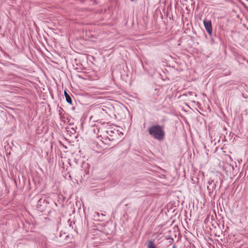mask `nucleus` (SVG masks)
I'll use <instances>...</instances> for the list:
<instances>
[{
  "label": "nucleus",
  "mask_w": 248,
  "mask_h": 248,
  "mask_svg": "<svg viewBox=\"0 0 248 248\" xmlns=\"http://www.w3.org/2000/svg\"><path fill=\"white\" fill-rule=\"evenodd\" d=\"M100 130H101L102 134L98 136L97 138H101L100 140L102 141L106 144H108V140L115 142L119 141L123 135L122 132H120L118 129L112 127H108L106 130H104L102 128L100 129V128L97 127L93 129L94 132L97 130V132L99 133Z\"/></svg>",
  "instance_id": "f257e3e1"
},
{
  "label": "nucleus",
  "mask_w": 248,
  "mask_h": 248,
  "mask_svg": "<svg viewBox=\"0 0 248 248\" xmlns=\"http://www.w3.org/2000/svg\"><path fill=\"white\" fill-rule=\"evenodd\" d=\"M149 134L153 138L158 140H162L165 138L164 127L160 125H154L148 130Z\"/></svg>",
  "instance_id": "f03ea898"
},
{
  "label": "nucleus",
  "mask_w": 248,
  "mask_h": 248,
  "mask_svg": "<svg viewBox=\"0 0 248 248\" xmlns=\"http://www.w3.org/2000/svg\"><path fill=\"white\" fill-rule=\"evenodd\" d=\"M203 23L206 31L210 35H211L213 30L211 20L205 19L203 20Z\"/></svg>",
  "instance_id": "7ed1b4c3"
},
{
  "label": "nucleus",
  "mask_w": 248,
  "mask_h": 248,
  "mask_svg": "<svg viewBox=\"0 0 248 248\" xmlns=\"http://www.w3.org/2000/svg\"><path fill=\"white\" fill-rule=\"evenodd\" d=\"M207 184V189L208 191V194L211 196L214 190L216 189V184L212 180L209 181Z\"/></svg>",
  "instance_id": "20e7f679"
},
{
  "label": "nucleus",
  "mask_w": 248,
  "mask_h": 248,
  "mask_svg": "<svg viewBox=\"0 0 248 248\" xmlns=\"http://www.w3.org/2000/svg\"><path fill=\"white\" fill-rule=\"evenodd\" d=\"M64 96L65 97L66 101L68 103L71 104L72 102V99L71 98L69 94L65 91L64 92Z\"/></svg>",
  "instance_id": "39448f33"
},
{
  "label": "nucleus",
  "mask_w": 248,
  "mask_h": 248,
  "mask_svg": "<svg viewBox=\"0 0 248 248\" xmlns=\"http://www.w3.org/2000/svg\"><path fill=\"white\" fill-rule=\"evenodd\" d=\"M147 247L148 248H156L155 245L152 240L148 241Z\"/></svg>",
  "instance_id": "423d86ee"
},
{
  "label": "nucleus",
  "mask_w": 248,
  "mask_h": 248,
  "mask_svg": "<svg viewBox=\"0 0 248 248\" xmlns=\"http://www.w3.org/2000/svg\"><path fill=\"white\" fill-rule=\"evenodd\" d=\"M101 90H99V91H97L96 92L98 93H102V92H101Z\"/></svg>",
  "instance_id": "0eeeda50"
},
{
  "label": "nucleus",
  "mask_w": 248,
  "mask_h": 248,
  "mask_svg": "<svg viewBox=\"0 0 248 248\" xmlns=\"http://www.w3.org/2000/svg\"><path fill=\"white\" fill-rule=\"evenodd\" d=\"M172 248H176V246L175 245H173Z\"/></svg>",
  "instance_id": "6e6552de"
},
{
  "label": "nucleus",
  "mask_w": 248,
  "mask_h": 248,
  "mask_svg": "<svg viewBox=\"0 0 248 248\" xmlns=\"http://www.w3.org/2000/svg\"><path fill=\"white\" fill-rule=\"evenodd\" d=\"M59 114H60V115H61V113H62V112H60V110H59Z\"/></svg>",
  "instance_id": "1a4fd4ad"
},
{
  "label": "nucleus",
  "mask_w": 248,
  "mask_h": 248,
  "mask_svg": "<svg viewBox=\"0 0 248 248\" xmlns=\"http://www.w3.org/2000/svg\"><path fill=\"white\" fill-rule=\"evenodd\" d=\"M196 110H197L199 113H201V112L199 111L198 109H197Z\"/></svg>",
  "instance_id": "9d476101"
},
{
  "label": "nucleus",
  "mask_w": 248,
  "mask_h": 248,
  "mask_svg": "<svg viewBox=\"0 0 248 248\" xmlns=\"http://www.w3.org/2000/svg\"><path fill=\"white\" fill-rule=\"evenodd\" d=\"M131 1H134V0H131Z\"/></svg>",
  "instance_id": "9b49d317"
}]
</instances>
